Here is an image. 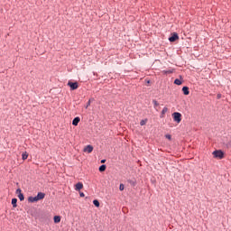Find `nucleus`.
<instances>
[{
	"label": "nucleus",
	"mask_w": 231,
	"mask_h": 231,
	"mask_svg": "<svg viewBox=\"0 0 231 231\" xmlns=\"http://www.w3.org/2000/svg\"><path fill=\"white\" fill-rule=\"evenodd\" d=\"M213 156L218 160H223L225 158V152L221 150H216L213 152Z\"/></svg>",
	"instance_id": "1"
},
{
	"label": "nucleus",
	"mask_w": 231,
	"mask_h": 231,
	"mask_svg": "<svg viewBox=\"0 0 231 231\" xmlns=\"http://www.w3.org/2000/svg\"><path fill=\"white\" fill-rule=\"evenodd\" d=\"M174 122H177V124H180L181 122V114L180 112H174L172 114Z\"/></svg>",
	"instance_id": "2"
},
{
	"label": "nucleus",
	"mask_w": 231,
	"mask_h": 231,
	"mask_svg": "<svg viewBox=\"0 0 231 231\" xmlns=\"http://www.w3.org/2000/svg\"><path fill=\"white\" fill-rule=\"evenodd\" d=\"M68 86L70 88L71 91H75V89H79V83L78 82H68Z\"/></svg>",
	"instance_id": "3"
},
{
	"label": "nucleus",
	"mask_w": 231,
	"mask_h": 231,
	"mask_svg": "<svg viewBox=\"0 0 231 231\" xmlns=\"http://www.w3.org/2000/svg\"><path fill=\"white\" fill-rule=\"evenodd\" d=\"M170 42H176V41H180V36L178 32L171 33V36L169 38Z\"/></svg>",
	"instance_id": "4"
},
{
	"label": "nucleus",
	"mask_w": 231,
	"mask_h": 231,
	"mask_svg": "<svg viewBox=\"0 0 231 231\" xmlns=\"http://www.w3.org/2000/svg\"><path fill=\"white\" fill-rule=\"evenodd\" d=\"M84 152H88V153H91L93 152V146L91 145H87L85 148H84Z\"/></svg>",
	"instance_id": "5"
},
{
	"label": "nucleus",
	"mask_w": 231,
	"mask_h": 231,
	"mask_svg": "<svg viewBox=\"0 0 231 231\" xmlns=\"http://www.w3.org/2000/svg\"><path fill=\"white\" fill-rule=\"evenodd\" d=\"M82 189H84V184H82V182H78L75 185V190H82Z\"/></svg>",
	"instance_id": "6"
},
{
	"label": "nucleus",
	"mask_w": 231,
	"mask_h": 231,
	"mask_svg": "<svg viewBox=\"0 0 231 231\" xmlns=\"http://www.w3.org/2000/svg\"><path fill=\"white\" fill-rule=\"evenodd\" d=\"M46 194H44L43 192H39L36 196V199H38V201H41V199H44Z\"/></svg>",
	"instance_id": "7"
},
{
	"label": "nucleus",
	"mask_w": 231,
	"mask_h": 231,
	"mask_svg": "<svg viewBox=\"0 0 231 231\" xmlns=\"http://www.w3.org/2000/svg\"><path fill=\"white\" fill-rule=\"evenodd\" d=\"M28 201H29L30 203H35V202H37V201H39V200H38L37 197H29V198H28Z\"/></svg>",
	"instance_id": "8"
},
{
	"label": "nucleus",
	"mask_w": 231,
	"mask_h": 231,
	"mask_svg": "<svg viewBox=\"0 0 231 231\" xmlns=\"http://www.w3.org/2000/svg\"><path fill=\"white\" fill-rule=\"evenodd\" d=\"M79 122H80V117H75L72 121V125H79Z\"/></svg>",
	"instance_id": "9"
},
{
	"label": "nucleus",
	"mask_w": 231,
	"mask_h": 231,
	"mask_svg": "<svg viewBox=\"0 0 231 231\" xmlns=\"http://www.w3.org/2000/svg\"><path fill=\"white\" fill-rule=\"evenodd\" d=\"M182 91L184 95H189L190 92L189 91V87H183Z\"/></svg>",
	"instance_id": "10"
},
{
	"label": "nucleus",
	"mask_w": 231,
	"mask_h": 231,
	"mask_svg": "<svg viewBox=\"0 0 231 231\" xmlns=\"http://www.w3.org/2000/svg\"><path fill=\"white\" fill-rule=\"evenodd\" d=\"M12 205H13L14 208H17V199H12Z\"/></svg>",
	"instance_id": "11"
},
{
	"label": "nucleus",
	"mask_w": 231,
	"mask_h": 231,
	"mask_svg": "<svg viewBox=\"0 0 231 231\" xmlns=\"http://www.w3.org/2000/svg\"><path fill=\"white\" fill-rule=\"evenodd\" d=\"M106 164L101 165V166L99 167V172H104V171H106Z\"/></svg>",
	"instance_id": "12"
},
{
	"label": "nucleus",
	"mask_w": 231,
	"mask_h": 231,
	"mask_svg": "<svg viewBox=\"0 0 231 231\" xmlns=\"http://www.w3.org/2000/svg\"><path fill=\"white\" fill-rule=\"evenodd\" d=\"M22 159H23V160H28V152H24L22 154Z\"/></svg>",
	"instance_id": "13"
},
{
	"label": "nucleus",
	"mask_w": 231,
	"mask_h": 231,
	"mask_svg": "<svg viewBox=\"0 0 231 231\" xmlns=\"http://www.w3.org/2000/svg\"><path fill=\"white\" fill-rule=\"evenodd\" d=\"M53 219L54 223H59L60 221V216H55Z\"/></svg>",
	"instance_id": "14"
},
{
	"label": "nucleus",
	"mask_w": 231,
	"mask_h": 231,
	"mask_svg": "<svg viewBox=\"0 0 231 231\" xmlns=\"http://www.w3.org/2000/svg\"><path fill=\"white\" fill-rule=\"evenodd\" d=\"M174 84H176L177 86H181L182 82H181V80H180L179 79H176L174 80Z\"/></svg>",
	"instance_id": "15"
},
{
	"label": "nucleus",
	"mask_w": 231,
	"mask_h": 231,
	"mask_svg": "<svg viewBox=\"0 0 231 231\" xmlns=\"http://www.w3.org/2000/svg\"><path fill=\"white\" fill-rule=\"evenodd\" d=\"M18 198H19L20 201H24V195L23 193H20L18 195Z\"/></svg>",
	"instance_id": "16"
},
{
	"label": "nucleus",
	"mask_w": 231,
	"mask_h": 231,
	"mask_svg": "<svg viewBox=\"0 0 231 231\" xmlns=\"http://www.w3.org/2000/svg\"><path fill=\"white\" fill-rule=\"evenodd\" d=\"M93 204L95 205V207H100V202H98V200L97 199L93 200Z\"/></svg>",
	"instance_id": "17"
},
{
	"label": "nucleus",
	"mask_w": 231,
	"mask_h": 231,
	"mask_svg": "<svg viewBox=\"0 0 231 231\" xmlns=\"http://www.w3.org/2000/svg\"><path fill=\"white\" fill-rule=\"evenodd\" d=\"M16 194L19 196V194H23V190L21 189H16Z\"/></svg>",
	"instance_id": "18"
},
{
	"label": "nucleus",
	"mask_w": 231,
	"mask_h": 231,
	"mask_svg": "<svg viewBox=\"0 0 231 231\" xmlns=\"http://www.w3.org/2000/svg\"><path fill=\"white\" fill-rule=\"evenodd\" d=\"M167 111H168V108H167V107H164V108L162 109V115H165V113H167Z\"/></svg>",
	"instance_id": "19"
},
{
	"label": "nucleus",
	"mask_w": 231,
	"mask_h": 231,
	"mask_svg": "<svg viewBox=\"0 0 231 231\" xmlns=\"http://www.w3.org/2000/svg\"><path fill=\"white\" fill-rule=\"evenodd\" d=\"M165 138H167L168 140H172V137L171 136V134H166Z\"/></svg>",
	"instance_id": "20"
},
{
	"label": "nucleus",
	"mask_w": 231,
	"mask_h": 231,
	"mask_svg": "<svg viewBox=\"0 0 231 231\" xmlns=\"http://www.w3.org/2000/svg\"><path fill=\"white\" fill-rule=\"evenodd\" d=\"M124 189H125L124 184H120V186H119V190H124Z\"/></svg>",
	"instance_id": "21"
},
{
	"label": "nucleus",
	"mask_w": 231,
	"mask_h": 231,
	"mask_svg": "<svg viewBox=\"0 0 231 231\" xmlns=\"http://www.w3.org/2000/svg\"><path fill=\"white\" fill-rule=\"evenodd\" d=\"M88 106H91V100H88V102L87 103L86 109H88Z\"/></svg>",
	"instance_id": "22"
},
{
	"label": "nucleus",
	"mask_w": 231,
	"mask_h": 231,
	"mask_svg": "<svg viewBox=\"0 0 231 231\" xmlns=\"http://www.w3.org/2000/svg\"><path fill=\"white\" fill-rule=\"evenodd\" d=\"M163 73L164 75H167V73H172V70H164Z\"/></svg>",
	"instance_id": "23"
},
{
	"label": "nucleus",
	"mask_w": 231,
	"mask_h": 231,
	"mask_svg": "<svg viewBox=\"0 0 231 231\" xmlns=\"http://www.w3.org/2000/svg\"><path fill=\"white\" fill-rule=\"evenodd\" d=\"M79 196H80V198H84L86 195L84 194V192H80Z\"/></svg>",
	"instance_id": "24"
},
{
	"label": "nucleus",
	"mask_w": 231,
	"mask_h": 231,
	"mask_svg": "<svg viewBox=\"0 0 231 231\" xmlns=\"http://www.w3.org/2000/svg\"><path fill=\"white\" fill-rule=\"evenodd\" d=\"M141 125H145V120L141 121Z\"/></svg>",
	"instance_id": "25"
},
{
	"label": "nucleus",
	"mask_w": 231,
	"mask_h": 231,
	"mask_svg": "<svg viewBox=\"0 0 231 231\" xmlns=\"http://www.w3.org/2000/svg\"><path fill=\"white\" fill-rule=\"evenodd\" d=\"M106 162V159L101 160V163H104Z\"/></svg>",
	"instance_id": "26"
},
{
	"label": "nucleus",
	"mask_w": 231,
	"mask_h": 231,
	"mask_svg": "<svg viewBox=\"0 0 231 231\" xmlns=\"http://www.w3.org/2000/svg\"><path fill=\"white\" fill-rule=\"evenodd\" d=\"M154 106H158V101H154Z\"/></svg>",
	"instance_id": "27"
}]
</instances>
